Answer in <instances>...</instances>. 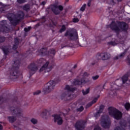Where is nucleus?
<instances>
[{
    "label": "nucleus",
    "mask_w": 130,
    "mask_h": 130,
    "mask_svg": "<svg viewBox=\"0 0 130 130\" xmlns=\"http://www.w3.org/2000/svg\"><path fill=\"white\" fill-rule=\"evenodd\" d=\"M110 28L115 32H119V31H126V30H127L128 26L124 22H118L116 24L114 21H113L110 25Z\"/></svg>",
    "instance_id": "1"
},
{
    "label": "nucleus",
    "mask_w": 130,
    "mask_h": 130,
    "mask_svg": "<svg viewBox=\"0 0 130 130\" xmlns=\"http://www.w3.org/2000/svg\"><path fill=\"white\" fill-rule=\"evenodd\" d=\"M109 114L115 119H120L122 116L121 112L112 107L109 108Z\"/></svg>",
    "instance_id": "2"
},
{
    "label": "nucleus",
    "mask_w": 130,
    "mask_h": 130,
    "mask_svg": "<svg viewBox=\"0 0 130 130\" xmlns=\"http://www.w3.org/2000/svg\"><path fill=\"white\" fill-rule=\"evenodd\" d=\"M65 90H67V91H65L61 96V99H63L64 97H67L68 100H71L73 97L74 95L70 93V92H74L75 88H73L72 86L69 85H66L65 87Z\"/></svg>",
    "instance_id": "3"
},
{
    "label": "nucleus",
    "mask_w": 130,
    "mask_h": 130,
    "mask_svg": "<svg viewBox=\"0 0 130 130\" xmlns=\"http://www.w3.org/2000/svg\"><path fill=\"white\" fill-rule=\"evenodd\" d=\"M88 76H89V74L86 72L83 74H81L79 78L74 80L73 82L74 85H84V84H86L85 79L86 77H88Z\"/></svg>",
    "instance_id": "4"
},
{
    "label": "nucleus",
    "mask_w": 130,
    "mask_h": 130,
    "mask_svg": "<svg viewBox=\"0 0 130 130\" xmlns=\"http://www.w3.org/2000/svg\"><path fill=\"white\" fill-rule=\"evenodd\" d=\"M65 36H69L71 40H77L78 39V32L77 30L74 28L67 31Z\"/></svg>",
    "instance_id": "5"
},
{
    "label": "nucleus",
    "mask_w": 130,
    "mask_h": 130,
    "mask_svg": "<svg viewBox=\"0 0 130 130\" xmlns=\"http://www.w3.org/2000/svg\"><path fill=\"white\" fill-rule=\"evenodd\" d=\"M101 124L103 127L107 128L110 125V121L108 116H102L101 119Z\"/></svg>",
    "instance_id": "6"
},
{
    "label": "nucleus",
    "mask_w": 130,
    "mask_h": 130,
    "mask_svg": "<svg viewBox=\"0 0 130 130\" xmlns=\"http://www.w3.org/2000/svg\"><path fill=\"white\" fill-rule=\"evenodd\" d=\"M57 84V81L51 80L47 83V86L46 87V92H50L51 90H53L54 87H55V85Z\"/></svg>",
    "instance_id": "7"
},
{
    "label": "nucleus",
    "mask_w": 130,
    "mask_h": 130,
    "mask_svg": "<svg viewBox=\"0 0 130 130\" xmlns=\"http://www.w3.org/2000/svg\"><path fill=\"white\" fill-rule=\"evenodd\" d=\"M49 64V62H46L45 64L41 68L40 70V73H47V72H50L52 68L51 66H48Z\"/></svg>",
    "instance_id": "8"
},
{
    "label": "nucleus",
    "mask_w": 130,
    "mask_h": 130,
    "mask_svg": "<svg viewBox=\"0 0 130 130\" xmlns=\"http://www.w3.org/2000/svg\"><path fill=\"white\" fill-rule=\"evenodd\" d=\"M85 122L83 121H77L75 124V128L78 130H82L84 128Z\"/></svg>",
    "instance_id": "9"
},
{
    "label": "nucleus",
    "mask_w": 130,
    "mask_h": 130,
    "mask_svg": "<svg viewBox=\"0 0 130 130\" xmlns=\"http://www.w3.org/2000/svg\"><path fill=\"white\" fill-rule=\"evenodd\" d=\"M96 58L105 60V59H108V55L106 53H99L96 55Z\"/></svg>",
    "instance_id": "10"
},
{
    "label": "nucleus",
    "mask_w": 130,
    "mask_h": 130,
    "mask_svg": "<svg viewBox=\"0 0 130 130\" xmlns=\"http://www.w3.org/2000/svg\"><path fill=\"white\" fill-rule=\"evenodd\" d=\"M18 68L16 67H13L10 70V76L13 77L14 79H16V78H18Z\"/></svg>",
    "instance_id": "11"
},
{
    "label": "nucleus",
    "mask_w": 130,
    "mask_h": 130,
    "mask_svg": "<svg viewBox=\"0 0 130 130\" xmlns=\"http://www.w3.org/2000/svg\"><path fill=\"white\" fill-rule=\"evenodd\" d=\"M63 9V7L61 6H53L52 8V11L55 15H57L59 14V11H62Z\"/></svg>",
    "instance_id": "12"
},
{
    "label": "nucleus",
    "mask_w": 130,
    "mask_h": 130,
    "mask_svg": "<svg viewBox=\"0 0 130 130\" xmlns=\"http://www.w3.org/2000/svg\"><path fill=\"white\" fill-rule=\"evenodd\" d=\"M53 116L55 122H57L58 124H61V123H62V119L60 117V116L54 115Z\"/></svg>",
    "instance_id": "13"
},
{
    "label": "nucleus",
    "mask_w": 130,
    "mask_h": 130,
    "mask_svg": "<svg viewBox=\"0 0 130 130\" xmlns=\"http://www.w3.org/2000/svg\"><path fill=\"white\" fill-rule=\"evenodd\" d=\"M28 68L30 70V73L32 74H35V72L38 70V68H37L35 64H31Z\"/></svg>",
    "instance_id": "14"
},
{
    "label": "nucleus",
    "mask_w": 130,
    "mask_h": 130,
    "mask_svg": "<svg viewBox=\"0 0 130 130\" xmlns=\"http://www.w3.org/2000/svg\"><path fill=\"white\" fill-rule=\"evenodd\" d=\"M103 108H104V106L101 105L100 107V111L94 114L95 117H98V116H100V113L102 112Z\"/></svg>",
    "instance_id": "15"
},
{
    "label": "nucleus",
    "mask_w": 130,
    "mask_h": 130,
    "mask_svg": "<svg viewBox=\"0 0 130 130\" xmlns=\"http://www.w3.org/2000/svg\"><path fill=\"white\" fill-rule=\"evenodd\" d=\"M99 97H100V95H98L96 98H95L92 101V102L89 103L87 105V107H90V106H91V105H93V104H94V103H96V102H97V100H98V98H99Z\"/></svg>",
    "instance_id": "16"
},
{
    "label": "nucleus",
    "mask_w": 130,
    "mask_h": 130,
    "mask_svg": "<svg viewBox=\"0 0 130 130\" xmlns=\"http://www.w3.org/2000/svg\"><path fill=\"white\" fill-rule=\"evenodd\" d=\"M89 93H90V88H88L86 90H82V93L83 95H87V94H89Z\"/></svg>",
    "instance_id": "17"
},
{
    "label": "nucleus",
    "mask_w": 130,
    "mask_h": 130,
    "mask_svg": "<svg viewBox=\"0 0 130 130\" xmlns=\"http://www.w3.org/2000/svg\"><path fill=\"white\" fill-rule=\"evenodd\" d=\"M47 112H48V111L47 110H45L43 111V112L41 114V116L42 117H44L47 114Z\"/></svg>",
    "instance_id": "18"
},
{
    "label": "nucleus",
    "mask_w": 130,
    "mask_h": 130,
    "mask_svg": "<svg viewBox=\"0 0 130 130\" xmlns=\"http://www.w3.org/2000/svg\"><path fill=\"white\" fill-rule=\"evenodd\" d=\"M8 119L10 121V122H14V121H15L16 120V117H9Z\"/></svg>",
    "instance_id": "19"
},
{
    "label": "nucleus",
    "mask_w": 130,
    "mask_h": 130,
    "mask_svg": "<svg viewBox=\"0 0 130 130\" xmlns=\"http://www.w3.org/2000/svg\"><path fill=\"white\" fill-rule=\"evenodd\" d=\"M3 25V28L4 29L3 30H2L3 32H5V33H8L9 32V28H8L7 27L5 26V25Z\"/></svg>",
    "instance_id": "20"
},
{
    "label": "nucleus",
    "mask_w": 130,
    "mask_h": 130,
    "mask_svg": "<svg viewBox=\"0 0 130 130\" xmlns=\"http://www.w3.org/2000/svg\"><path fill=\"white\" fill-rule=\"evenodd\" d=\"M0 6H2L0 9V13H4V8L6 7V5L3 4V3H0Z\"/></svg>",
    "instance_id": "21"
},
{
    "label": "nucleus",
    "mask_w": 130,
    "mask_h": 130,
    "mask_svg": "<svg viewBox=\"0 0 130 130\" xmlns=\"http://www.w3.org/2000/svg\"><path fill=\"white\" fill-rule=\"evenodd\" d=\"M127 76H124L122 77V81L123 82V84H124L125 83V82H126V81H127Z\"/></svg>",
    "instance_id": "22"
},
{
    "label": "nucleus",
    "mask_w": 130,
    "mask_h": 130,
    "mask_svg": "<svg viewBox=\"0 0 130 130\" xmlns=\"http://www.w3.org/2000/svg\"><path fill=\"white\" fill-rule=\"evenodd\" d=\"M124 106H125V109H126V110H128V109H129V108H130V104L128 103H126L125 104Z\"/></svg>",
    "instance_id": "23"
},
{
    "label": "nucleus",
    "mask_w": 130,
    "mask_h": 130,
    "mask_svg": "<svg viewBox=\"0 0 130 130\" xmlns=\"http://www.w3.org/2000/svg\"><path fill=\"white\" fill-rule=\"evenodd\" d=\"M110 44L111 45H113V46L116 45V44H118V43H117V41L115 40L114 42L112 41L110 43Z\"/></svg>",
    "instance_id": "24"
},
{
    "label": "nucleus",
    "mask_w": 130,
    "mask_h": 130,
    "mask_svg": "<svg viewBox=\"0 0 130 130\" xmlns=\"http://www.w3.org/2000/svg\"><path fill=\"white\" fill-rule=\"evenodd\" d=\"M29 8L30 7L29 6V5H25L23 7V10H24L25 11H28V10H29Z\"/></svg>",
    "instance_id": "25"
},
{
    "label": "nucleus",
    "mask_w": 130,
    "mask_h": 130,
    "mask_svg": "<svg viewBox=\"0 0 130 130\" xmlns=\"http://www.w3.org/2000/svg\"><path fill=\"white\" fill-rule=\"evenodd\" d=\"M66 30V26L64 25H62L61 29H60V33H62Z\"/></svg>",
    "instance_id": "26"
},
{
    "label": "nucleus",
    "mask_w": 130,
    "mask_h": 130,
    "mask_svg": "<svg viewBox=\"0 0 130 130\" xmlns=\"http://www.w3.org/2000/svg\"><path fill=\"white\" fill-rule=\"evenodd\" d=\"M31 122H32V123H33L34 124H36V123H37V120H36V119L32 118L31 119Z\"/></svg>",
    "instance_id": "27"
},
{
    "label": "nucleus",
    "mask_w": 130,
    "mask_h": 130,
    "mask_svg": "<svg viewBox=\"0 0 130 130\" xmlns=\"http://www.w3.org/2000/svg\"><path fill=\"white\" fill-rule=\"evenodd\" d=\"M85 9H86V4H84L82 6V7L80 9V11H81V12H84V11H85Z\"/></svg>",
    "instance_id": "28"
},
{
    "label": "nucleus",
    "mask_w": 130,
    "mask_h": 130,
    "mask_svg": "<svg viewBox=\"0 0 130 130\" xmlns=\"http://www.w3.org/2000/svg\"><path fill=\"white\" fill-rule=\"evenodd\" d=\"M17 2L19 4H23V3H26L27 0H17Z\"/></svg>",
    "instance_id": "29"
},
{
    "label": "nucleus",
    "mask_w": 130,
    "mask_h": 130,
    "mask_svg": "<svg viewBox=\"0 0 130 130\" xmlns=\"http://www.w3.org/2000/svg\"><path fill=\"white\" fill-rule=\"evenodd\" d=\"M44 62H46V61H45V60L44 59H40V63H44Z\"/></svg>",
    "instance_id": "30"
},
{
    "label": "nucleus",
    "mask_w": 130,
    "mask_h": 130,
    "mask_svg": "<svg viewBox=\"0 0 130 130\" xmlns=\"http://www.w3.org/2000/svg\"><path fill=\"white\" fill-rule=\"evenodd\" d=\"M124 54V53H123L121 54L119 56L115 57V59H118V58H119V57H121V56H123Z\"/></svg>",
    "instance_id": "31"
},
{
    "label": "nucleus",
    "mask_w": 130,
    "mask_h": 130,
    "mask_svg": "<svg viewBox=\"0 0 130 130\" xmlns=\"http://www.w3.org/2000/svg\"><path fill=\"white\" fill-rule=\"evenodd\" d=\"M30 29H31V27L30 26H29L28 27H25L24 28V31L25 32H28V31H29L30 30Z\"/></svg>",
    "instance_id": "32"
},
{
    "label": "nucleus",
    "mask_w": 130,
    "mask_h": 130,
    "mask_svg": "<svg viewBox=\"0 0 130 130\" xmlns=\"http://www.w3.org/2000/svg\"><path fill=\"white\" fill-rule=\"evenodd\" d=\"M78 111H83L84 110V107L83 106H81L79 108L77 109Z\"/></svg>",
    "instance_id": "33"
},
{
    "label": "nucleus",
    "mask_w": 130,
    "mask_h": 130,
    "mask_svg": "<svg viewBox=\"0 0 130 130\" xmlns=\"http://www.w3.org/2000/svg\"><path fill=\"white\" fill-rule=\"evenodd\" d=\"M14 111L15 113H16L17 114V115H18V114H20V113H21V112L17 109L14 110Z\"/></svg>",
    "instance_id": "34"
},
{
    "label": "nucleus",
    "mask_w": 130,
    "mask_h": 130,
    "mask_svg": "<svg viewBox=\"0 0 130 130\" xmlns=\"http://www.w3.org/2000/svg\"><path fill=\"white\" fill-rule=\"evenodd\" d=\"M99 78V76H98V75H96V76H94L92 77V79L94 80H97Z\"/></svg>",
    "instance_id": "35"
},
{
    "label": "nucleus",
    "mask_w": 130,
    "mask_h": 130,
    "mask_svg": "<svg viewBox=\"0 0 130 130\" xmlns=\"http://www.w3.org/2000/svg\"><path fill=\"white\" fill-rule=\"evenodd\" d=\"M73 21L74 23H77V22H79V19L78 18H75L73 19Z\"/></svg>",
    "instance_id": "36"
},
{
    "label": "nucleus",
    "mask_w": 130,
    "mask_h": 130,
    "mask_svg": "<svg viewBox=\"0 0 130 130\" xmlns=\"http://www.w3.org/2000/svg\"><path fill=\"white\" fill-rule=\"evenodd\" d=\"M3 51L5 54H8V52H9V50L4 49Z\"/></svg>",
    "instance_id": "37"
},
{
    "label": "nucleus",
    "mask_w": 130,
    "mask_h": 130,
    "mask_svg": "<svg viewBox=\"0 0 130 130\" xmlns=\"http://www.w3.org/2000/svg\"><path fill=\"white\" fill-rule=\"evenodd\" d=\"M40 93H41L40 90H37V91L34 92V95H38V94H40Z\"/></svg>",
    "instance_id": "38"
},
{
    "label": "nucleus",
    "mask_w": 130,
    "mask_h": 130,
    "mask_svg": "<svg viewBox=\"0 0 130 130\" xmlns=\"http://www.w3.org/2000/svg\"><path fill=\"white\" fill-rule=\"evenodd\" d=\"M121 126H125V122L123 121L122 123H120Z\"/></svg>",
    "instance_id": "39"
},
{
    "label": "nucleus",
    "mask_w": 130,
    "mask_h": 130,
    "mask_svg": "<svg viewBox=\"0 0 130 130\" xmlns=\"http://www.w3.org/2000/svg\"><path fill=\"white\" fill-rule=\"evenodd\" d=\"M94 130H101V128H100V127H99L98 126H96L94 127Z\"/></svg>",
    "instance_id": "40"
},
{
    "label": "nucleus",
    "mask_w": 130,
    "mask_h": 130,
    "mask_svg": "<svg viewBox=\"0 0 130 130\" xmlns=\"http://www.w3.org/2000/svg\"><path fill=\"white\" fill-rule=\"evenodd\" d=\"M114 130H124L123 129L120 128V127H116Z\"/></svg>",
    "instance_id": "41"
},
{
    "label": "nucleus",
    "mask_w": 130,
    "mask_h": 130,
    "mask_svg": "<svg viewBox=\"0 0 130 130\" xmlns=\"http://www.w3.org/2000/svg\"><path fill=\"white\" fill-rule=\"evenodd\" d=\"M24 17V13L23 12H21V14L20 15H19V18H23Z\"/></svg>",
    "instance_id": "42"
},
{
    "label": "nucleus",
    "mask_w": 130,
    "mask_h": 130,
    "mask_svg": "<svg viewBox=\"0 0 130 130\" xmlns=\"http://www.w3.org/2000/svg\"><path fill=\"white\" fill-rule=\"evenodd\" d=\"M2 39H3V38H0V42H4V41H5V39H4V40H2Z\"/></svg>",
    "instance_id": "43"
},
{
    "label": "nucleus",
    "mask_w": 130,
    "mask_h": 130,
    "mask_svg": "<svg viewBox=\"0 0 130 130\" xmlns=\"http://www.w3.org/2000/svg\"><path fill=\"white\" fill-rule=\"evenodd\" d=\"M87 6H88V7H90V6H91V2H89L88 3Z\"/></svg>",
    "instance_id": "44"
},
{
    "label": "nucleus",
    "mask_w": 130,
    "mask_h": 130,
    "mask_svg": "<svg viewBox=\"0 0 130 130\" xmlns=\"http://www.w3.org/2000/svg\"><path fill=\"white\" fill-rule=\"evenodd\" d=\"M51 53H52L53 54H54V53H55L54 50L53 49L52 50V52H51Z\"/></svg>",
    "instance_id": "45"
},
{
    "label": "nucleus",
    "mask_w": 130,
    "mask_h": 130,
    "mask_svg": "<svg viewBox=\"0 0 130 130\" xmlns=\"http://www.w3.org/2000/svg\"><path fill=\"white\" fill-rule=\"evenodd\" d=\"M2 23H4V24H6L7 23V21H6V20L3 21Z\"/></svg>",
    "instance_id": "46"
},
{
    "label": "nucleus",
    "mask_w": 130,
    "mask_h": 130,
    "mask_svg": "<svg viewBox=\"0 0 130 130\" xmlns=\"http://www.w3.org/2000/svg\"><path fill=\"white\" fill-rule=\"evenodd\" d=\"M3 129V126L0 124V130Z\"/></svg>",
    "instance_id": "47"
},
{
    "label": "nucleus",
    "mask_w": 130,
    "mask_h": 130,
    "mask_svg": "<svg viewBox=\"0 0 130 130\" xmlns=\"http://www.w3.org/2000/svg\"><path fill=\"white\" fill-rule=\"evenodd\" d=\"M17 41V42H16V43H18V42H19V41H18V39H15V41Z\"/></svg>",
    "instance_id": "48"
},
{
    "label": "nucleus",
    "mask_w": 130,
    "mask_h": 130,
    "mask_svg": "<svg viewBox=\"0 0 130 130\" xmlns=\"http://www.w3.org/2000/svg\"><path fill=\"white\" fill-rule=\"evenodd\" d=\"M42 5H43L44 6V5H45V3L44 2H43L42 3Z\"/></svg>",
    "instance_id": "49"
},
{
    "label": "nucleus",
    "mask_w": 130,
    "mask_h": 130,
    "mask_svg": "<svg viewBox=\"0 0 130 130\" xmlns=\"http://www.w3.org/2000/svg\"><path fill=\"white\" fill-rule=\"evenodd\" d=\"M74 69H76V68H77V65H75V66H74Z\"/></svg>",
    "instance_id": "50"
},
{
    "label": "nucleus",
    "mask_w": 130,
    "mask_h": 130,
    "mask_svg": "<svg viewBox=\"0 0 130 130\" xmlns=\"http://www.w3.org/2000/svg\"><path fill=\"white\" fill-rule=\"evenodd\" d=\"M128 62L129 63H130V59L128 60Z\"/></svg>",
    "instance_id": "51"
},
{
    "label": "nucleus",
    "mask_w": 130,
    "mask_h": 130,
    "mask_svg": "<svg viewBox=\"0 0 130 130\" xmlns=\"http://www.w3.org/2000/svg\"><path fill=\"white\" fill-rule=\"evenodd\" d=\"M14 127L15 128H16V126L15 125H14Z\"/></svg>",
    "instance_id": "52"
},
{
    "label": "nucleus",
    "mask_w": 130,
    "mask_h": 130,
    "mask_svg": "<svg viewBox=\"0 0 130 130\" xmlns=\"http://www.w3.org/2000/svg\"><path fill=\"white\" fill-rule=\"evenodd\" d=\"M9 20H10V21H12L11 19H9Z\"/></svg>",
    "instance_id": "53"
},
{
    "label": "nucleus",
    "mask_w": 130,
    "mask_h": 130,
    "mask_svg": "<svg viewBox=\"0 0 130 130\" xmlns=\"http://www.w3.org/2000/svg\"><path fill=\"white\" fill-rule=\"evenodd\" d=\"M43 50H44V49H43Z\"/></svg>",
    "instance_id": "54"
},
{
    "label": "nucleus",
    "mask_w": 130,
    "mask_h": 130,
    "mask_svg": "<svg viewBox=\"0 0 130 130\" xmlns=\"http://www.w3.org/2000/svg\"><path fill=\"white\" fill-rule=\"evenodd\" d=\"M15 64H16V62H15Z\"/></svg>",
    "instance_id": "55"
}]
</instances>
